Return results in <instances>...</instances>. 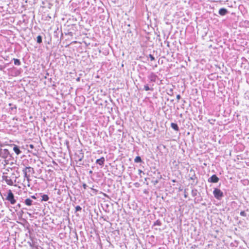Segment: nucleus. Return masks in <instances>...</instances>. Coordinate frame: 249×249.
Returning a JSON list of instances; mask_svg holds the SVG:
<instances>
[{
  "instance_id": "7",
  "label": "nucleus",
  "mask_w": 249,
  "mask_h": 249,
  "mask_svg": "<svg viewBox=\"0 0 249 249\" xmlns=\"http://www.w3.org/2000/svg\"><path fill=\"white\" fill-rule=\"evenodd\" d=\"M105 161L104 157H102L101 158L97 159L96 161V163L100 165H103L104 164Z\"/></svg>"
},
{
  "instance_id": "20",
  "label": "nucleus",
  "mask_w": 249,
  "mask_h": 249,
  "mask_svg": "<svg viewBox=\"0 0 249 249\" xmlns=\"http://www.w3.org/2000/svg\"><path fill=\"white\" fill-rule=\"evenodd\" d=\"M75 209L77 211H79L81 210V208L79 206H76Z\"/></svg>"
},
{
  "instance_id": "19",
  "label": "nucleus",
  "mask_w": 249,
  "mask_h": 249,
  "mask_svg": "<svg viewBox=\"0 0 249 249\" xmlns=\"http://www.w3.org/2000/svg\"><path fill=\"white\" fill-rule=\"evenodd\" d=\"M161 224V223L160 221L159 220H157L155 223H154V225H160Z\"/></svg>"
},
{
  "instance_id": "1",
  "label": "nucleus",
  "mask_w": 249,
  "mask_h": 249,
  "mask_svg": "<svg viewBox=\"0 0 249 249\" xmlns=\"http://www.w3.org/2000/svg\"><path fill=\"white\" fill-rule=\"evenodd\" d=\"M22 172L24 174V178L26 179V180L29 181L30 179V175H32L34 173V170L33 168L28 166L24 168Z\"/></svg>"
},
{
  "instance_id": "14",
  "label": "nucleus",
  "mask_w": 249,
  "mask_h": 249,
  "mask_svg": "<svg viewBox=\"0 0 249 249\" xmlns=\"http://www.w3.org/2000/svg\"><path fill=\"white\" fill-rule=\"evenodd\" d=\"M156 77H157V76L155 74H154L153 73L151 74V75L150 76L151 80L155 81L156 80Z\"/></svg>"
},
{
  "instance_id": "24",
  "label": "nucleus",
  "mask_w": 249,
  "mask_h": 249,
  "mask_svg": "<svg viewBox=\"0 0 249 249\" xmlns=\"http://www.w3.org/2000/svg\"><path fill=\"white\" fill-rule=\"evenodd\" d=\"M180 98H181V97H180V95L179 94H178L177 96V99H178V100H179L180 99Z\"/></svg>"
},
{
  "instance_id": "17",
  "label": "nucleus",
  "mask_w": 249,
  "mask_h": 249,
  "mask_svg": "<svg viewBox=\"0 0 249 249\" xmlns=\"http://www.w3.org/2000/svg\"><path fill=\"white\" fill-rule=\"evenodd\" d=\"M240 215L242 216H246V213L245 211H241L240 213Z\"/></svg>"
},
{
  "instance_id": "5",
  "label": "nucleus",
  "mask_w": 249,
  "mask_h": 249,
  "mask_svg": "<svg viewBox=\"0 0 249 249\" xmlns=\"http://www.w3.org/2000/svg\"><path fill=\"white\" fill-rule=\"evenodd\" d=\"M219 179V178L215 175H213L209 178V181L213 183H217Z\"/></svg>"
},
{
  "instance_id": "25",
  "label": "nucleus",
  "mask_w": 249,
  "mask_h": 249,
  "mask_svg": "<svg viewBox=\"0 0 249 249\" xmlns=\"http://www.w3.org/2000/svg\"><path fill=\"white\" fill-rule=\"evenodd\" d=\"M31 197L34 199H36V197L35 196H31Z\"/></svg>"
},
{
  "instance_id": "10",
  "label": "nucleus",
  "mask_w": 249,
  "mask_h": 249,
  "mask_svg": "<svg viewBox=\"0 0 249 249\" xmlns=\"http://www.w3.org/2000/svg\"><path fill=\"white\" fill-rule=\"evenodd\" d=\"M33 201L30 198H27L25 200V203L27 206H31L32 205Z\"/></svg>"
},
{
  "instance_id": "16",
  "label": "nucleus",
  "mask_w": 249,
  "mask_h": 249,
  "mask_svg": "<svg viewBox=\"0 0 249 249\" xmlns=\"http://www.w3.org/2000/svg\"><path fill=\"white\" fill-rule=\"evenodd\" d=\"M37 42L38 43L42 42V37L40 36H37Z\"/></svg>"
},
{
  "instance_id": "15",
  "label": "nucleus",
  "mask_w": 249,
  "mask_h": 249,
  "mask_svg": "<svg viewBox=\"0 0 249 249\" xmlns=\"http://www.w3.org/2000/svg\"><path fill=\"white\" fill-rule=\"evenodd\" d=\"M144 89L146 91H148V90H153V88H151V89L149 88V86L147 85H144Z\"/></svg>"
},
{
  "instance_id": "12",
  "label": "nucleus",
  "mask_w": 249,
  "mask_h": 249,
  "mask_svg": "<svg viewBox=\"0 0 249 249\" xmlns=\"http://www.w3.org/2000/svg\"><path fill=\"white\" fill-rule=\"evenodd\" d=\"M13 60L14 61V64L15 65L19 66L20 65L21 63H20V62L19 59H16V58H14Z\"/></svg>"
},
{
  "instance_id": "9",
  "label": "nucleus",
  "mask_w": 249,
  "mask_h": 249,
  "mask_svg": "<svg viewBox=\"0 0 249 249\" xmlns=\"http://www.w3.org/2000/svg\"><path fill=\"white\" fill-rule=\"evenodd\" d=\"M171 126L174 130L177 131H178L179 130L178 126L177 124L172 123L171 124Z\"/></svg>"
},
{
  "instance_id": "23",
  "label": "nucleus",
  "mask_w": 249,
  "mask_h": 249,
  "mask_svg": "<svg viewBox=\"0 0 249 249\" xmlns=\"http://www.w3.org/2000/svg\"><path fill=\"white\" fill-rule=\"evenodd\" d=\"M91 189L93 191L95 194H96L98 192V190L96 189H94L93 188H91Z\"/></svg>"
},
{
  "instance_id": "8",
  "label": "nucleus",
  "mask_w": 249,
  "mask_h": 249,
  "mask_svg": "<svg viewBox=\"0 0 249 249\" xmlns=\"http://www.w3.org/2000/svg\"><path fill=\"white\" fill-rule=\"evenodd\" d=\"M228 13V11L225 8H221L219 10V14L221 16H224Z\"/></svg>"
},
{
  "instance_id": "26",
  "label": "nucleus",
  "mask_w": 249,
  "mask_h": 249,
  "mask_svg": "<svg viewBox=\"0 0 249 249\" xmlns=\"http://www.w3.org/2000/svg\"><path fill=\"white\" fill-rule=\"evenodd\" d=\"M101 193H102L105 196H107V195L105 193H102V192H101Z\"/></svg>"
},
{
  "instance_id": "21",
  "label": "nucleus",
  "mask_w": 249,
  "mask_h": 249,
  "mask_svg": "<svg viewBox=\"0 0 249 249\" xmlns=\"http://www.w3.org/2000/svg\"><path fill=\"white\" fill-rule=\"evenodd\" d=\"M83 187L84 189L85 190L87 189V185H86V184L84 183L83 184Z\"/></svg>"
},
{
  "instance_id": "11",
  "label": "nucleus",
  "mask_w": 249,
  "mask_h": 249,
  "mask_svg": "<svg viewBox=\"0 0 249 249\" xmlns=\"http://www.w3.org/2000/svg\"><path fill=\"white\" fill-rule=\"evenodd\" d=\"M49 199V197L47 195H43L42 196V201H47Z\"/></svg>"
},
{
  "instance_id": "27",
  "label": "nucleus",
  "mask_w": 249,
  "mask_h": 249,
  "mask_svg": "<svg viewBox=\"0 0 249 249\" xmlns=\"http://www.w3.org/2000/svg\"><path fill=\"white\" fill-rule=\"evenodd\" d=\"M172 182H176V180H175V179H173V180H172Z\"/></svg>"
},
{
  "instance_id": "13",
  "label": "nucleus",
  "mask_w": 249,
  "mask_h": 249,
  "mask_svg": "<svg viewBox=\"0 0 249 249\" xmlns=\"http://www.w3.org/2000/svg\"><path fill=\"white\" fill-rule=\"evenodd\" d=\"M134 161L136 163L138 162H142V159L141 158L140 156H137L135 159H134Z\"/></svg>"
},
{
  "instance_id": "22",
  "label": "nucleus",
  "mask_w": 249,
  "mask_h": 249,
  "mask_svg": "<svg viewBox=\"0 0 249 249\" xmlns=\"http://www.w3.org/2000/svg\"><path fill=\"white\" fill-rule=\"evenodd\" d=\"M29 147L31 149L34 148V145L33 144H30L29 145Z\"/></svg>"
},
{
  "instance_id": "2",
  "label": "nucleus",
  "mask_w": 249,
  "mask_h": 249,
  "mask_svg": "<svg viewBox=\"0 0 249 249\" xmlns=\"http://www.w3.org/2000/svg\"><path fill=\"white\" fill-rule=\"evenodd\" d=\"M6 199L12 205H14L16 203V200L15 198L14 194L11 190H8Z\"/></svg>"
},
{
  "instance_id": "6",
  "label": "nucleus",
  "mask_w": 249,
  "mask_h": 249,
  "mask_svg": "<svg viewBox=\"0 0 249 249\" xmlns=\"http://www.w3.org/2000/svg\"><path fill=\"white\" fill-rule=\"evenodd\" d=\"M12 145L13 146L14 151L17 155H18L19 154H20L21 153V151L20 150L19 148L17 145H16L15 144H12Z\"/></svg>"
},
{
  "instance_id": "18",
  "label": "nucleus",
  "mask_w": 249,
  "mask_h": 249,
  "mask_svg": "<svg viewBox=\"0 0 249 249\" xmlns=\"http://www.w3.org/2000/svg\"><path fill=\"white\" fill-rule=\"evenodd\" d=\"M149 57L151 61H154L155 60V57L152 54H150Z\"/></svg>"
},
{
  "instance_id": "4",
  "label": "nucleus",
  "mask_w": 249,
  "mask_h": 249,
  "mask_svg": "<svg viewBox=\"0 0 249 249\" xmlns=\"http://www.w3.org/2000/svg\"><path fill=\"white\" fill-rule=\"evenodd\" d=\"M3 179L5 180V181L6 182V183L10 186H12L14 184V182L13 180L10 178V177L7 176H3Z\"/></svg>"
},
{
  "instance_id": "3",
  "label": "nucleus",
  "mask_w": 249,
  "mask_h": 249,
  "mask_svg": "<svg viewBox=\"0 0 249 249\" xmlns=\"http://www.w3.org/2000/svg\"><path fill=\"white\" fill-rule=\"evenodd\" d=\"M213 195L214 197L217 199H220L221 197L223 196V192L218 188H215L213 192Z\"/></svg>"
}]
</instances>
